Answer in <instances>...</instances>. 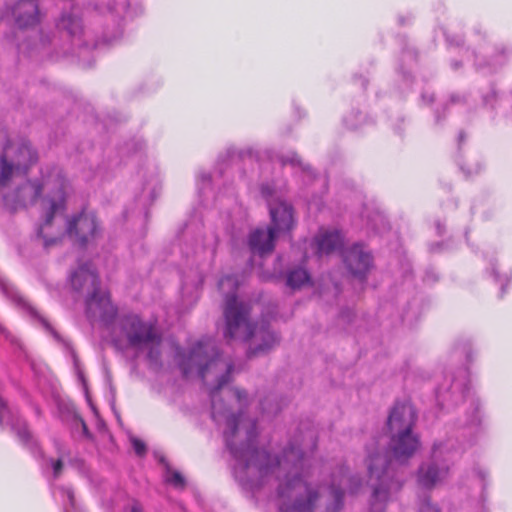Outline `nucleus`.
<instances>
[{
	"mask_svg": "<svg viewBox=\"0 0 512 512\" xmlns=\"http://www.w3.org/2000/svg\"><path fill=\"white\" fill-rule=\"evenodd\" d=\"M344 122L351 129L358 128L359 123H360V121L351 120L349 117H345Z\"/></svg>",
	"mask_w": 512,
	"mask_h": 512,
	"instance_id": "nucleus-27",
	"label": "nucleus"
},
{
	"mask_svg": "<svg viewBox=\"0 0 512 512\" xmlns=\"http://www.w3.org/2000/svg\"><path fill=\"white\" fill-rule=\"evenodd\" d=\"M438 397H441V390L437 391Z\"/></svg>",
	"mask_w": 512,
	"mask_h": 512,
	"instance_id": "nucleus-34",
	"label": "nucleus"
},
{
	"mask_svg": "<svg viewBox=\"0 0 512 512\" xmlns=\"http://www.w3.org/2000/svg\"><path fill=\"white\" fill-rule=\"evenodd\" d=\"M64 511L65 512H70V510L67 507L64 508Z\"/></svg>",
	"mask_w": 512,
	"mask_h": 512,
	"instance_id": "nucleus-35",
	"label": "nucleus"
},
{
	"mask_svg": "<svg viewBox=\"0 0 512 512\" xmlns=\"http://www.w3.org/2000/svg\"><path fill=\"white\" fill-rule=\"evenodd\" d=\"M131 442H132V446L137 455L142 456L145 454L146 446L141 440H139L137 438H132Z\"/></svg>",
	"mask_w": 512,
	"mask_h": 512,
	"instance_id": "nucleus-24",
	"label": "nucleus"
},
{
	"mask_svg": "<svg viewBox=\"0 0 512 512\" xmlns=\"http://www.w3.org/2000/svg\"><path fill=\"white\" fill-rule=\"evenodd\" d=\"M70 282L75 291L87 294V315L93 320H100L109 328L111 339L117 347L131 348L151 364L159 363L162 338L156 327L134 314L115 319L116 308L108 294L101 290L98 276L91 264L79 265L72 272Z\"/></svg>",
	"mask_w": 512,
	"mask_h": 512,
	"instance_id": "nucleus-2",
	"label": "nucleus"
},
{
	"mask_svg": "<svg viewBox=\"0 0 512 512\" xmlns=\"http://www.w3.org/2000/svg\"><path fill=\"white\" fill-rule=\"evenodd\" d=\"M210 183H211L210 175L206 174V173L201 174L199 176V178H198V190H199V193L200 194L204 193V190L206 188H209Z\"/></svg>",
	"mask_w": 512,
	"mask_h": 512,
	"instance_id": "nucleus-22",
	"label": "nucleus"
},
{
	"mask_svg": "<svg viewBox=\"0 0 512 512\" xmlns=\"http://www.w3.org/2000/svg\"><path fill=\"white\" fill-rule=\"evenodd\" d=\"M281 162L283 165L290 164L292 166H300L303 168V170L307 169V167L303 166L301 159L295 153H290L287 156H283L281 158Z\"/></svg>",
	"mask_w": 512,
	"mask_h": 512,
	"instance_id": "nucleus-21",
	"label": "nucleus"
},
{
	"mask_svg": "<svg viewBox=\"0 0 512 512\" xmlns=\"http://www.w3.org/2000/svg\"><path fill=\"white\" fill-rule=\"evenodd\" d=\"M69 192L70 185L62 170L57 167H45L41 169L39 179L29 180L5 194L4 202L9 209L17 210L33 205L37 199L41 198L38 236L50 237L51 233L48 230L52 220L55 219L61 224Z\"/></svg>",
	"mask_w": 512,
	"mask_h": 512,
	"instance_id": "nucleus-3",
	"label": "nucleus"
},
{
	"mask_svg": "<svg viewBox=\"0 0 512 512\" xmlns=\"http://www.w3.org/2000/svg\"><path fill=\"white\" fill-rule=\"evenodd\" d=\"M12 14L19 27L33 26L39 21V12L35 0H18Z\"/></svg>",
	"mask_w": 512,
	"mask_h": 512,
	"instance_id": "nucleus-14",
	"label": "nucleus"
},
{
	"mask_svg": "<svg viewBox=\"0 0 512 512\" xmlns=\"http://www.w3.org/2000/svg\"><path fill=\"white\" fill-rule=\"evenodd\" d=\"M261 193L267 200L273 227L253 230L249 235L248 245L253 254L264 256L273 251L276 232H289L293 228L294 217L291 205L270 185H263Z\"/></svg>",
	"mask_w": 512,
	"mask_h": 512,
	"instance_id": "nucleus-6",
	"label": "nucleus"
},
{
	"mask_svg": "<svg viewBox=\"0 0 512 512\" xmlns=\"http://www.w3.org/2000/svg\"><path fill=\"white\" fill-rule=\"evenodd\" d=\"M0 288L2 290V293L9 299H11L18 307L22 308L23 310L27 311L29 315L37 320L43 325V327L49 331L57 340L60 339L59 335L56 331L53 330V328L50 326V324L41 317L38 312L33 308L16 290V288L8 283L3 278H0Z\"/></svg>",
	"mask_w": 512,
	"mask_h": 512,
	"instance_id": "nucleus-13",
	"label": "nucleus"
},
{
	"mask_svg": "<svg viewBox=\"0 0 512 512\" xmlns=\"http://www.w3.org/2000/svg\"><path fill=\"white\" fill-rule=\"evenodd\" d=\"M61 492L65 494L70 502L71 507H74V496L71 490L61 488Z\"/></svg>",
	"mask_w": 512,
	"mask_h": 512,
	"instance_id": "nucleus-26",
	"label": "nucleus"
},
{
	"mask_svg": "<svg viewBox=\"0 0 512 512\" xmlns=\"http://www.w3.org/2000/svg\"><path fill=\"white\" fill-rule=\"evenodd\" d=\"M7 413H8V409L5 406V404L3 403L2 398L0 397V423L3 422Z\"/></svg>",
	"mask_w": 512,
	"mask_h": 512,
	"instance_id": "nucleus-25",
	"label": "nucleus"
},
{
	"mask_svg": "<svg viewBox=\"0 0 512 512\" xmlns=\"http://www.w3.org/2000/svg\"><path fill=\"white\" fill-rule=\"evenodd\" d=\"M420 448V440L414 432H390L389 450L400 463L410 459Z\"/></svg>",
	"mask_w": 512,
	"mask_h": 512,
	"instance_id": "nucleus-11",
	"label": "nucleus"
},
{
	"mask_svg": "<svg viewBox=\"0 0 512 512\" xmlns=\"http://www.w3.org/2000/svg\"><path fill=\"white\" fill-rule=\"evenodd\" d=\"M166 481L178 488H182L185 484L183 476L176 471L168 470L166 475Z\"/></svg>",
	"mask_w": 512,
	"mask_h": 512,
	"instance_id": "nucleus-19",
	"label": "nucleus"
},
{
	"mask_svg": "<svg viewBox=\"0 0 512 512\" xmlns=\"http://www.w3.org/2000/svg\"><path fill=\"white\" fill-rule=\"evenodd\" d=\"M0 190L8 185L15 175L26 172L37 159L36 151L22 138L10 139L5 129H0Z\"/></svg>",
	"mask_w": 512,
	"mask_h": 512,
	"instance_id": "nucleus-8",
	"label": "nucleus"
},
{
	"mask_svg": "<svg viewBox=\"0 0 512 512\" xmlns=\"http://www.w3.org/2000/svg\"><path fill=\"white\" fill-rule=\"evenodd\" d=\"M417 512H440L437 505L431 503L428 497L420 499Z\"/></svg>",
	"mask_w": 512,
	"mask_h": 512,
	"instance_id": "nucleus-20",
	"label": "nucleus"
},
{
	"mask_svg": "<svg viewBox=\"0 0 512 512\" xmlns=\"http://www.w3.org/2000/svg\"><path fill=\"white\" fill-rule=\"evenodd\" d=\"M451 389L453 390V393L457 390H459V385L454 383L452 386H451Z\"/></svg>",
	"mask_w": 512,
	"mask_h": 512,
	"instance_id": "nucleus-30",
	"label": "nucleus"
},
{
	"mask_svg": "<svg viewBox=\"0 0 512 512\" xmlns=\"http://www.w3.org/2000/svg\"><path fill=\"white\" fill-rule=\"evenodd\" d=\"M131 512H141V507L138 505H134L131 509Z\"/></svg>",
	"mask_w": 512,
	"mask_h": 512,
	"instance_id": "nucleus-29",
	"label": "nucleus"
},
{
	"mask_svg": "<svg viewBox=\"0 0 512 512\" xmlns=\"http://www.w3.org/2000/svg\"><path fill=\"white\" fill-rule=\"evenodd\" d=\"M57 26L59 29L64 30L69 36L75 40L80 41V37L83 34V24L81 20L80 11L76 8L71 9L69 12H64Z\"/></svg>",
	"mask_w": 512,
	"mask_h": 512,
	"instance_id": "nucleus-16",
	"label": "nucleus"
},
{
	"mask_svg": "<svg viewBox=\"0 0 512 512\" xmlns=\"http://www.w3.org/2000/svg\"><path fill=\"white\" fill-rule=\"evenodd\" d=\"M310 282L308 272L303 268L292 269L287 274V285L292 289H298Z\"/></svg>",
	"mask_w": 512,
	"mask_h": 512,
	"instance_id": "nucleus-18",
	"label": "nucleus"
},
{
	"mask_svg": "<svg viewBox=\"0 0 512 512\" xmlns=\"http://www.w3.org/2000/svg\"><path fill=\"white\" fill-rule=\"evenodd\" d=\"M62 213V221L59 224L55 219L50 224V237H41L45 247L55 245L63 237L79 243L81 246L95 241L101 235V225L93 211L83 210L78 215L67 219Z\"/></svg>",
	"mask_w": 512,
	"mask_h": 512,
	"instance_id": "nucleus-7",
	"label": "nucleus"
},
{
	"mask_svg": "<svg viewBox=\"0 0 512 512\" xmlns=\"http://www.w3.org/2000/svg\"><path fill=\"white\" fill-rule=\"evenodd\" d=\"M240 282L235 275L219 281V290L225 296L224 337L229 340L249 342L248 356L264 354L279 343L278 335L264 323L254 324L250 319L251 306L236 297Z\"/></svg>",
	"mask_w": 512,
	"mask_h": 512,
	"instance_id": "nucleus-4",
	"label": "nucleus"
},
{
	"mask_svg": "<svg viewBox=\"0 0 512 512\" xmlns=\"http://www.w3.org/2000/svg\"><path fill=\"white\" fill-rule=\"evenodd\" d=\"M493 272H494V277H495V279L498 281V275H497V273H496L495 269H493Z\"/></svg>",
	"mask_w": 512,
	"mask_h": 512,
	"instance_id": "nucleus-32",
	"label": "nucleus"
},
{
	"mask_svg": "<svg viewBox=\"0 0 512 512\" xmlns=\"http://www.w3.org/2000/svg\"><path fill=\"white\" fill-rule=\"evenodd\" d=\"M319 256L328 255L337 250L343 243V236L336 229H321L314 239Z\"/></svg>",
	"mask_w": 512,
	"mask_h": 512,
	"instance_id": "nucleus-15",
	"label": "nucleus"
},
{
	"mask_svg": "<svg viewBox=\"0 0 512 512\" xmlns=\"http://www.w3.org/2000/svg\"><path fill=\"white\" fill-rule=\"evenodd\" d=\"M433 102V96H429V99H428V103H432Z\"/></svg>",
	"mask_w": 512,
	"mask_h": 512,
	"instance_id": "nucleus-31",
	"label": "nucleus"
},
{
	"mask_svg": "<svg viewBox=\"0 0 512 512\" xmlns=\"http://www.w3.org/2000/svg\"><path fill=\"white\" fill-rule=\"evenodd\" d=\"M386 441L381 438L371 439L365 447V466L367 485L371 491L369 511L383 512L387 503L403 487V481L392 471L385 449Z\"/></svg>",
	"mask_w": 512,
	"mask_h": 512,
	"instance_id": "nucleus-5",
	"label": "nucleus"
},
{
	"mask_svg": "<svg viewBox=\"0 0 512 512\" xmlns=\"http://www.w3.org/2000/svg\"><path fill=\"white\" fill-rule=\"evenodd\" d=\"M311 444L312 446L314 447L315 446V442L311 440Z\"/></svg>",
	"mask_w": 512,
	"mask_h": 512,
	"instance_id": "nucleus-37",
	"label": "nucleus"
},
{
	"mask_svg": "<svg viewBox=\"0 0 512 512\" xmlns=\"http://www.w3.org/2000/svg\"><path fill=\"white\" fill-rule=\"evenodd\" d=\"M262 407H263V410L267 411L268 413H275L278 410V409L268 408V407L265 406L264 403L262 404Z\"/></svg>",
	"mask_w": 512,
	"mask_h": 512,
	"instance_id": "nucleus-28",
	"label": "nucleus"
},
{
	"mask_svg": "<svg viewBox=\"0 0 512 512\" xmlns=\"http://www.w3.org/2000/svg\"><path fill=\"white\" fill-rule=\"evenodd\" d=\"M416 411L409 402H397L390 411L387 420L389 432H414Z\"/></svg>",
	"mask_w": 512,
	"mask_h": 512,
	"instance_id": "nucleus-12",
	"label": "nucleus"
},
{
	"mask_svg": "<svg viewBox=\"0 0 512 512\" xmlns=\"http://www.w3.org/2000/svg\"><path fill=\"white\" fill-rule=\"evenodd\" d=\"M178 357L183 374H197L208 389L212 418L223 425L226 446L236 462L234 475L241 485L251 490L273 488L280 512H317L322 503L326 512H338L344 495L361 489V478L350 474L344 464L331 471L327 484L318 483L331 467L312 461L296 442L290 443L280 458L256 449V422L243 411L247 393L225 387L233 364L219 354L213 340H200L187 354L178 352Z\"/></svg>",
	"mask_w": 512,
	"mask_h": 512,
	"instance_id": "nucleus-1",
	"label": "nucleus"
},
{
	"mask_svg": "<svg viewBox=\"0 0 512 512\" xmlns=\"http://www.w3.org/2000/svg\"><path fill=\"white\" fill-rule=\"evenodd\" d=\"M459 137H460V140H462V139H463V134L461 133V134L459 135Z\"/></svg>",
	"mask_w": 512,
	"mask_h": 512,
	"instance_id": "nucleus-36",
	"label": "nucleus"
},
{
	"mask_svg": "<svg viewBox=\"0 0 512 512\" xmlns=\"http://www.w3.org/2000/svg\"><path fill=\"white\" fill-rule=\"evenodd\" d=\"M49 465H50V467L53 470L54 478L55 479L58 478L60 476L62 468H63L62 460L58 459V460L54 461V460L50 459L49 460Z\"/></svg>",
	"mask_w": 512,
	"mask_h": 512,
	"instance_id": "nucleus-23",
	"label": "nucleus"
},
{
	"mask_svg": "<svg viewBox=\"0 0 512 512\" xmlns=\"http://www.w3.org/2000/svg\"><path fill=\"white\" fill-rule=\"evenodd\" d=\"M11 425L12 429L16 432L20 441L27 445L31 450L36 448L37 443L33 439L31 433L29 432L26 422L24 420L17 418Z\"/></svg>",
	"mask_w": 512,
	"mask_h": 512,
	"instance_id": "nucleus-17",
	"label": "nucleus"
},
{
	"mask_svg": "<svg viewBox=\"0 0 512 512\" xmlns=\"http://www.w3.org/2000/svg\"><path fill=\"white\" fill-rule=\"evenodd\" d=\"M344 263L349 272L360 280L366 278L373 266L370 252L361 244H354L343 253Z\"/></svg>",
	"mask_w": 512,
	"mask_h": 512,
	"instance_id": "nucleus-10",
	"label": "nucleus"
},
{
	"mask_svg": "<svg viewBox=\"0 0 512 512\" xmlns=\"http://www.w3.org/2000/svg\"><path fill=\"white\" fill-rule=\"evenodd\" d=\"M453 454L451 441L434 443L431 459L422 463L416 473V482L419 488L432 490L442 485L449 477V460Z\"/></svg>",
	"mask_w": 512,
	"mask_h": 512,
	"instance_id": "nucleus-9",
	"label": "nucleus"
},
{
	"mask_svg": "<svg viewBox=\"0 0 512 512\" xmlns=\"http://www.w3.org/2000/svg\"><path fill=\"white\" fill-rule=\"evenodd\" d=\"M439 234H441L440 225L437 226Z\"/></svg>",
	"mask_w": 512,
	"mask_h": 512,
	"instance_id": "nucleus-33",
	"label": "nucleus"
}]
</instances>
